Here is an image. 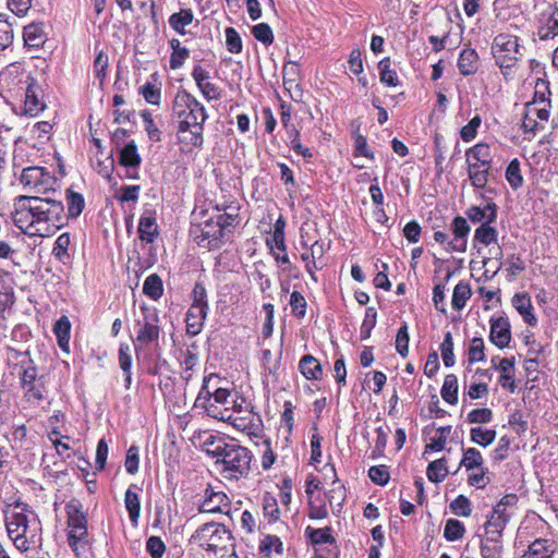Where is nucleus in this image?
Returning <instances> with one entry per match:
<instances>
[{
	"instance_id": "f257e3e1",
	"label": "nucleus",
	"mask_w": 558,
	"mask_h": 558,
	"mask_svg": "<svg viewBox=\"0 0 558 558\" xmlns=\"http://www.w3.org/2000/svg\"><path fill=\"white\" fill-rule=\"evenodd\" d=\"M5 526L10 539L20 551L41 546V522L26 506L15 505L5 513Z\"/></svg>"
},
{
	"instance_id": "f03ea898",
	"label": "nucleus",
	"mask_w": 558,
	"mask_h": 558,
	"mask_svg": "<svg viewBox=\"0 0 558 558\" xmlns=\"http://www.w3.org/2000/svg\"><path fill=\"white\" fill-rule=\"evenodd\" d=\"M213 379H218L215 374H209L204 378L202 389L195 400L196 408H203L206 413L217 420L229 422L236 429L253 434L259 429L260 420L253 412L251 414L232 415L229 408L219 409L216 404L210 402V391L208 384Z\"/></svg>"
},
{
	"instance_id": "7ed1b4c3",
	"label": "nucleus",
	"mask_w": 558,
	"mask_h": 558,
	"mask_svg": "<svg viewBox=\"0 0 558 558\" xmlns=\"http://www.w3.org/2000/svg\"><path fill=\"white\" fill-rule=\"evenodd\" d=\"M134 345L138 353L145 347L157 344L160 335V318L158 310L146 304L140 305L138 312L134 313Z\"/></svg>"
},
{
	"instance_id": "20e7f679",
	"label": "nucleus",
	"mask_w": 558,
	"mask_h": 558,
	"mask_svg": "<svg viewBox=\"0 0 558 558\" xmlns=\"http://www.w3.org/2000/svg\"><path fill=\"white\" fill-rule=\"evenodd\" d=\"M35 236H49L65 222L64 207L61 201L49 196H39Z\"/></svg>"
},
{
	"instance_id": "39448f33",
	"label": "nucleus",
	"mask_w": 558,
	"mask_h": 558,
	"mask_svg": "<svg viewBox=\"0 0 558 558\" xmlns=\"http://www.w3.org/2000/svg\"><path fill=\"white\" fill-rule=\"evenodd\" d=\"M214 457H217V462H221L225 466V472H230V476L238 477L246 474L250 470L252 460L251 452L235 444L218 445L213 450H207Z\"/></svg>"
},
{
	"instance_id": "423d86ee",
	"label": "nucleus",
	"mask_w": 558,
	"mask_h": 558,
	"mask_svg": "<svg viewBox=\"0 0 558 558\" xmlns=\"http://www.w3.org/2000/svg\"><path fill=\"white\" fill-rule=\"evenodd\" d=\"M523 46L519 43V38L508 33L498 34L492 44V53L497 65L507 76L523 56Z\"/></svg>"
},
{
	"instance_id": "0eeeda50",
	"label": "nucleus",
	"mask_w": 558,
	"mask_h": 558,
	"mask_svg": "<svg viewBox=\"0 0 558 558\" xmlns=\"http://www.w3.org/2000/svg\"><path fill=\"white\" fill-rule=\"evenodd\" d=\"M173 113L178 118V125H183V128L201 126L207 119L204 106L185 90L175 95Z\"/></svg>"
},
{
	"instance_id": "6e6552de",
	"label": "nucleus",
	"mask_w": 558,
	"mask_h": 558,
	"mask_svg": "<svg viewBox=\"0 0 558 558\" xmlns=\"http://www.w3.org/2000/svg\"><path fill=\"white\" fill-rule=\"evenodd\" d=\"M192 539L206 551L218 555L226 550L227 544L231 542V534L225 525L211 522L199 527Z\"/></svg>"
},
{
	"instance_id": "1a4fd4ad",
	"label": "nucleus",
	"mask_w": 558,
	"mask_h": 558,
	"mask_svg": "<svg viewBox=\"0 0 558 558\" xmlns=\"http://www.w3.org/2000/svg\"><path fill=\"white\" fill-rule=\"evenodd\" d=\"M39 195H21L14 199V225L24 233L35 236Z\"/></svg>"
},
{
	"instance_id": "9d476101",
	"label": "nucleus",
	"mask_w": 558,
	"mask_h": 558,
	"mask_svg": "<svg viewBox=\"0 0 558 558\" xmlns=\"http://www.w3.org/2000/svg\"><path fill=\"white\" fill-rule=\"evenodd\" d=\"M68 514V542L77 553L88 544L87 519L77 501H71L65 506Z\"/></svg>"
},
{
	"instance_id": "9b49d317",
	"label": "nucleus",
	"mask_w": 558,
	"mask_h": 558,
	"mask_svg": "<svg viewBox=\"0 0 558 558\" xmlns=\"http://www.w3.org/2000/svg\"><path fill=\"white\" fill-rule=\"evenodd\" d=\"M23 372L21 374V385L24 390V398L27 402L38 403L45 398V376L38 374L34 362L22 363Z\"/></svg>"
},
{
	"instance_id": "f8f14e48",
	"label": "nucleus",
	"mask_w": 558,
	"mask_h": 558,
	"mask_svg": "<svg viewBox=\"0 0 558 558\" xmlns=\"http://www.w3.org/2000/svg\"><path fill=\"white\" fill-rule=\"evenodd\" d=\"M21 183L39 196H45L50 191L54 192L56 179L41 167H28L22 172Z\"/></svg>"
},
{
	"instance_id": "ddd939ff",
	"label": "nucleus",
	"mask_w": 558,
	"mask_h": 558,
	"mask_svg": "<svg viewBox=\"0 0 558 558\" xmlns=\"http://www.w3.org/2000/svg\"><path fill=\"white\" fill-rule=\"evenodd\" d=\"M192 233L198 245L209 250L219 247L226 235L214 216L204 223L194 227Z\"/></svg>"
},
{
	"instance_id": "4468645a",
	"label": "nucleus",
	"mask_w": 558,
	"mask_h": 558,
	"mask_svg": "<svg viewBox=\"0 0 558 558\" xmlns=\"http://www.w3.org/2000/svg\"><path fill=\"white\" fill-rule=\"evenodd\" d=\"M548 84L544 80H537L535 84V99L533 102L527 104L531 108V116H535L536 120L543 125L549 118V99L546 95H549Z\"/></svg>"
},
{
	"instance_id": "2eb2a0df",
	"label": "nucleus",
	"mask_w": 558,
	"mask_h": 558,
	"mask_svg": "<svg viewBox=\"0 0 558 558\" xmlns=\"http://www.w3.org/2000/svg\"><path fill=\"white\" fill-rule=\"evenodd\" d=\"M24 110L29 116H37L45 109V102L41 99L40 86L29 76H26Z\"/></svg>"
},
{
	"instance_id": "dca6fc26",
	"label": "nucleus",
	"mask_w": 558,
	"mask_h": 558,
	"mask_svg": "<svg viewBox=\"0 0 558 558\" xmlns=\"http://www.w3.org/2000/svg\"><path fill=\"white\" fill-rule=\"evenodd\" d=\"M470 226L468 225L465 218L461 216L454 217L451 222L453 239L447 243V251L465 252L468 244L466 238L470 233Z\"/></svg>"
},
{
	"instance_id": "f3484780",
	"label": "nucleus",
	"mask_w": 558,
	"mask_h": 558,
	"mask_svg": "<svg viewBox=\"0 0 558 558\" xmlns=\"http://www.w3.org/2000/svg\"><path fill=\"white\" fill-rule=\"evenodd\" d=\"M490 341L499 349L507 348L511 340L510 323L507 317L490 318Z\"/></svg>"
},
{
	"instance_id": "a211bd4d",
	"label": "nucleus",
	"mask_w": 558,
	"mask_h": 558,
	"mask_svg": "<svg viewBox=\"0 0 558 558\" xmlns=\"http://www.w3.org/2000/svg\"><path fill=\"white\" fill-rule=\"evenodd\" d=\"M466 167L492 169L493 154L490 146L486 143H478L465 151Z\"/></svg>"
},
{
	"instance_id": "6ab92c4d",
	"label": "nucleus",
	"mask_w": 558,
	"mask_h": 558,
	"mask_svg": "<svg viewBox=\"0 0 558 558\" xmlns=\"http://www.w3.org/2000/svg\"><path fill=\"white\" fill-rule=\"evenodd\" d=\"M229 498L223 492H215L211 487L206 488L204 500L199 505V512L216 513L229 509Z\"/></svg>"
},
{
	"instance_id": "aec40b11",
	"label": "nucleus",
	"mask_w": 558,
	"mask_h": 558,
	"mask_svg": "<svg viewBox=\"0 0 558 558\" xmlns=\"http://www.w3.org/2000/svg\"><path fill=\"white\" fill-rule=\"evenodd\" d=\"M512 515V511H506V508L495 506L492 515L485 523V532L502 536V531Z\"/></svg>"
},
{
	"instance_id": "412c9836",
	"label": "nucleus",
	"mask_w": 558,
	"mask_h": 558,
	"mask_svg": "<svg viewBox=\"0 0 558 558\" xmlns=\"http://www.w3.org/2000/svg\"><path fill=\"white\" fill-rule=\"evenodd\" d=\"M465 214L473 223L490 225L497 219V205L488 202L484 207L471 206Z\"/></svg>"
},
{
	"instance_id": "4be33fe9",
	"label": "nucleus",
	"mask_w": 558,
	"mask_h": 558,
	"mask_svg": "<svg viewBox=\"0 0 558 558\" xmlns=\"http://www.w3.org/2000/svg\"><path fill=\"white\" fill-rule=\"evenodd\" d=\"M324 474L326 477H329L332 480V483H331L332 487L328 490L326 497L331 507H333V506L340 507L345 499V488L338 481V478L336 476V470L333 466L326 465L324 468Z\"/></svg>"
},
{
	"instance_id": "5701e85b",
	"label": "nucleus",
	"mask_w": 558,
	"mask_h": 558,
	"mask_svg": "<svg viewBox=\"0 0 558 558\" xmlns=\"http://www.w3.org/2000/svg\"><path fill=\"white\" fill-rule=\"evenodd\" d=\"M558 35V9L549 8L539 20L538 36L542 40Z\"/></svg>"
},
{
	"instance_id": "b1692460",
	"label": "nucleus",
	"mask_w": 558,
	"mask_h": 558,
	"mask_svg": "<svg viewBox=\"0 0 558 558\" xmlns=\"http://www.w3.org/2000/svg\"><path fill=\"white\" fill-rule=\"evenodd\" d=\"M207 316V310L204 306L191 305L186 313V332L190 336H197L204 326V320Z\"/></svg>"
},
{
	"instance_id": "393cba45",
	"label": "nucleus",
	"mask_w": 558,
	"mask_h": 558,
	"mask_svg": "<svg viewBox=\"0 0 558 558\" xmlns=\"http://www.w3.org/2000/svg\"><path fill=\"white\" fill-rule=\"evenodd\" d=\"M140 239L146 243H153L158 235V226L156 222L155 214L147 210L145 211L138 222Z\"/></svg>"
},
{
	"instance_id": "a878e982",
	"label": "nucleus",
	"mask_w": 558,
	"mask_h": 558,
	"mask_svg": "<svg viewBox=\"0 0 558 558\" xmlns=\"http://www.w3.org/2000/svg\"><path fill=\"white\" fill-rule=\"evenodd\" d=\"M514 357H504L499 360L496 369L499 371V384L502 388L509 389L511 392L517 388L514 383Z\"/></svg>"
},
{
	"instance_id": "bb28decb",
	"label": "nucleus",
	"mask_w": 558,
	"mask_h": 558,
	"mask_svg": "<svg viewBox=\"0 0 558 558\" xmlns=\"http://www.w3.org/2000/svg\"><path fill=\"white\" fill-rule=\"evenodd\" d=\"M178 137L180 143L186 149L199 147L203 144V125H194L191 128H183V125H178Z\"/></svg>"
},
{
	"instance_id": "cd10ccee",
	"label": "nucleus",
	"mask_w": 558,
	"mask_h": 558,
	"mask_svg": "<svg viewBox=\"0 0 558 558\" xmlns=\"http://www.w3.org/2000/svg\"><path fill=\"white\" fill-rule=\"evenodd\" d=\"M482 558H502L501 536L485 532L481 541Z\"/></svg>"
},
{
	"instance_id": "c85d7f7f",
	"label": "nucleus",
	"mask_w": 558,
	"mask_h": 558,
	"mask_svg": "<svg viewBox=\"0 0 558 558\" xmlns=\"http://www.w3.org/2000/svg\"><path fill=\"white\" fill-rule=\"evenodd\" d=\"M194 21V13L192 9H181L179 12H174L169 16L170 27L179 35L187 34L186 27Z\"/></svg>"
},
{
	"instance_id": "c756f323",
	"label": "nucleus",
	"mask_w": 558,
	"mask_h": 558,
	"mask_svg": "<svg viewBox=\"0 0 558 558\" xmlns=\"http://www.w3.org/2000/svg\"><path fill=\"white\" fill-rule=\"evenodd\" d=\"M299 369L306 379L317 380L323 377V367L317 359L313 355H304L300 363Z\"/></svg>"
},
{
	"instance_id": "7c9ffc66",
	"label": "nucleus",
	"mask_w": 558,
	"mask_h": 558,
	"mask_svg": "<svg viewBox=\"0 0 558 558\" xmlns=\"http://www.w3.org/2000/svg\"><path fill=\"white\" fill-rule=\"evenodd\" d=\"M514 308L522 315L525 323L534 325L536 317L532 313V303L527 293H517L512 299Z\"/></svg>"
},
{
	"instance_id": "2f4dec72",
	"label": "nucleus",
	"mask_w": 558,
	"mask_h": 558,
	"mask_svg": "<svg viewBox=\"0 0 558 558\" xmlns=\"http://www.w3.org/2000/svg\"><path fill=\"white\" fill-rule=\"evenodd\" d=\"M23 77V72L15 64H10L0 73V86L14 90L19 87Z\"/></svg>"
},
{
	"instance_id": "473e14b6",
	"label": "nucleus",
	"mask_w": 558,
	"mask_h": 558,
	"mask_svg": "<svg viewBox=\"0 0 558 558\" xmlns=\"http://www.w3.org/2000/svg\"><path fill=\"white\" fill-rule=\"evenodd\" d=\"M478 56L474 49H463L459 56L458 68L462 75L475 73L477 69Z\"/></svg>"
},
{
	"instance_id": "72a5a7b5",
	"label": "nucleus",
	"mask_w": 558,
	"mask_h": 558,
	"mask_svg": "<svg viewBox=\"0 0 558 558\" xmlns=\"http://www.w3.org/2000/svg\"><path fill=\"white\" fill-rule=\"evenodd\" d=\"M169 45L172 50L169 60L170 68L172 70H178L184 64L185 60L190 57V50L185 47H182L178 38H172L169 41Z\"/></svg>"
},
{
	"instance_id": "f704fd0d",
	"label": "nucleus",
	"mask_w": 558,
	"mask_h": 558,
	"mask_svg": "<svg viewBox=\"0 0 558 558\" xmlns=\"http://www.w3.org/2000/svg\"><path fill=\"white\" fill-rule=\"evenodd\" d=\"M23 37L27 46L39 47L44 44L46 38L44 26L35 23L25 26Z\"/></svg>"
},
{
	"instance_id": "c9c22d12",
	"label": "nucleus",
	"mask_w": 558,
	"mask_h": 558,
	"mask_svg": "<svg viewBox=\"0 0 558 558\" xmlns=\"http://www.w3.org/2000/svg\"><path fill=\"white\" fill-rule=\"evenodd\" d=\"M71 323L66 316H61L53 326V332L61 349L68 350Z\"/></svg>"
},
{
	"instance_id": "e433bc0d",
	"label": "nucleus",
	"mask_w": 558,
	"mask_h": 558,
	"mask_svg": "<svg viewBox=\"0 0 558 558\" xmlns=\"http://www.w3.org/2000/svg\"><path fill=\"white\" fill-rule=\"evenodd\" d=\"M143 292L151 300L157 301L163 293L162 280L157 274L149 275L143 284Z\"/></svg>"
},
{
	"instance_id": "4c0bfd02",
	"label": "nucleus",
	"mask_w": 558,
	"mask_h": 558,
	"mask_svg": "<svg viewBox=\"0 0 558 558\" xmlns=\"http://www.w3.org/2000/svg\"><path fill=\"white\" fill-rule=\"evenodd\" d=\"M440 393L442 399L449 404L458 402V378L454 374H449L445 377Z\"/></svg>"
},
{
	"instance_id": "58836bf2",
	"label": "nucleus",
	"mask_w": 558,
	"mask_h": 558,
	"mask_svg": "<svg viewBox=\"0 0 558 558\" xmlns=\"http://www.w3.org/2000/svg\"><path fill=\"white\" fill-rule=\"evenodd\" d=\"M226 209H228V211L225 210L223 213H220V209L217 208V214L214 216L225 233L230 227L239 223L238 207L229 206Z\"/></svg>"
},
{
	"instance_id": "ea45409f",
	"label": "nucleus",
	"mask_w": 558,
	"mask_h": 558,
	"mask_svg": "<svg viewBox=\"0 0 558 558\" xmlns=\"http://www.w3.org/2000/svg\"><path fill=\"white\" fill-rule=\"evenodd\" d=\"M471 298V288L468 282L460 281L453 289L451 305L454 310H462Z\"/></svg>"
},
{
	"instance_id": "a19ab883",
	"label": "nucleus",
	"mask_w": 558,
	"mask_h": 558,
	"mask_svg": "<svg viewBox=\"0 0 558 558\" xmlns=\"http://www.w3.org/2000/svg\"><path fill=\"white\" fill-rule=\"evenodd\" d=\"M120 163L124 167H137L141 163V157L134 141L126 144L120 151Z\"/></svg>"
},
{
	"instance_id": "79ce46f5",
	"label": "nucleus",
	"mask_w": 558,
	"mask_h": 558,
	"mask_svg": "<svg viewBox=\"0 0 558 558\" xmlns=\"http://www.w3.org/2000/svg\"><path fill=\"white\" fill-rule=\"evenodd\" d=\"M124 504H125V508L129 512L131 522L134 525H136L138 518H140V513H141V502H140L138 495L135 492H133L131 488H129L125 492Z\"/></svg>"
},
{
	"instance_id": "37998d69",
	"label": "nucleus",
	"mask_w": 558,
	"mask_h": 558,
	"mask_svg": "<svg viewBox=\"0 0 558 558\" xmlns=\"http://www.w3.org/2000/svg\"><path fill=\"white\" fill-rule=\"evenodd\" d=\"M505 177L513 190H518L523 185L524 180L521 173V165L517 158L512 159L508 165Z\"/></svg>"
},
{
	"instance_id": "c03bdc74",
	"label": "nucleus",
	"mask_w": 558,
	"mask_h": 558,
	"mask_svg": "<svg viewBox=\"0 0 558 558\" xmlns=\"http://www.w3.org/2000/svg\"><path fill=\"white\" fill-rule=\"evenodd\" d=\"M468 177L473 187L483 190L488 183L490 169L477 167H466Z\"/></svg>"
},
{
	"instance_id": "a18cd8bd",
	"label": "nucleus",
	"mask_w": 558,
	"mask_h": 558,
	"mask_svg": "<svg viewBox=\"0 0 558 558\" xmlns=\"http://www.w3.org/2000/svg\"><path fill=\"white\" fill-rule=\"evenodd\" d=\"M551 554L553 550L549 548L546 539H536L520 558H551Z\"/></svg>"
},
{
	"instance_id": "49530a36",
	"label": "nucleus",
	"mask_w": 558,
	"mask_h": 558,
	"mask_svg": "<svg viewBox=\"0 0 558 558\" xmlns=\"http://www.w3.org/2000/svg\"><path fill=\"white\" fill-rule=\"evenodd\" d=\"M390 64H391L390 58H384L378 63L379 78H380V82L386 84L387 86L396 87L399 85V80H398L397 73L390 69Z\"/></svg>"
},
{
	"instance_id": "de8ad7c7",
	"label": "nucleus",
	"mask_w": 558,
	"mask_h": 558,
	"mask_svg": "<svg viewBox=\"0 0 558 558\" xmlns=\"http://www.w3.org/2000/svg\"><path fill=\"white\" fill-rule=\"evenodd\" d=\"M426 474L430 482H434V483L442 482L448 474V470L446 466V460L438 459L436 461L430 462L427 466Z\"/></svg>"
},
{
	"instance_id": "09e8293b",
	"label": "nucleus",
	"mask_w": 558,
	"mask_h": 558,
	"mask_svg": "<svg viewBox=\"0 0 558 558\" xmlns=\"http://www.w3.org/2000/svg\"><path fill=\"white\" fill-rule=\"evenodd\" d=\"M498 232L490 225H481L474 233V241L488 246L497 241Z\"/></svg>"
},
{
	"instance_id": "8fccbe9b",
	"label": "nucleus",
	"mask_w": 558,
	"mask_h": 558,
	"mask_svg": "<svg viewBox=\"0 0 558 558\" xmlns=\"http://www.w3.org/2000/svg\"><path fill=\"white\" fill-rule=\"evenodd\" d=\"M484 459L481 452L475 448H469L463 451V458L460 462V466H464L466 470L481 469L483 466Z\"/></svg>"
},
{
	"instance_id": "3c124183",
	"label": "nucleus",
	"mask_w": 558,
	"mask_h": 558,
	"mask_svg": "<svg viewBox=\"0 0 558 558\" xmlns=\"http://www.w3.org/2000/svg\"><path fill=\"white\" fill-rule=\"evenodd\" d=\"M453 338L450 331H447L444 336V340L440 344V353L441 359L447 367H451L456 363V357L453 353Z\"/></svg>"
},
{
	"instance_id": "603ef678",
	"label": "nucleus",
	"mask_w": 558,
	"mask_h": 558,
	"mask_svg": "<svg viewBox=\"0 0 558 558\" xmlns=\"http://www.w3.org/2000/svg\"><path fill=\"white\" fill-rule=\"evenodd\" d=\"M66 203H68V215L72 218H76L83 211L85 202L80 193L73 192L72 190L66 191Z\"/></svg>"
},
{
	"instance_id": "864d4df0",
	"label": "nucleus",
	"mask_w": 558,
	"mask_h": 558,
	"mask_svg": "<svg viewBox=\"0 0 558 558\" xmlns=\"http://www.w3.org/2000/svg\"><path fill=\"white\" fill-rule=\"evenodd\" d=\"M263 511H264V517L266 519H268L269 522H277L279 520L280 509L278 506V501L274 496H271L269 494L264 495Z\"/></svg>"
},
{
	"instance_id": "5fc2aeb1",
	"label": "nucleus",
	"mask_w": 558,
	"mask_h": 558,
	"mask_svg": "<svg viewBox=\"0 0 558 558\" xmlns=\"http://www.w3.org/2000/svg\"><path fill=\"white\" fill-rule=\"evenodd\" d=\"M471 440L480 446L487 447L496 438L494 429H483L481 427H473L470 430Z\"/></svg>"
},
{
	"instance_id": "6e6d98bb",
	"label": "nucleus",
	"mask_w": 558,
	"mask_h": 558,
	"mask_svg": "<svg viewBox=\"0 0 558 558\" xmlns=\"http://www.w3.org/2000/svg\"><path fill=\"white\" fill-rule=\"evenodd\" d=\"M465 532L464 525L457 519H449L445 524L444 536L446 539L453 542L463 537Z\"/></svg>"
},
{
	"instance_id": "4d7b16f0",
	"label": "nucleus",
	"mask_w": 558,
	"mask_h": 558,
	"mask_svg": "<svg viewBox=\"0 0 558 558\" xmlns=\"http://www.w3.org/2000/svg\"><path fill=\"white\" fill-rule=\"evenodd\" d=\"M468 354L470 363L485 361L486 355L484 340L477 337L473 338L470 342Z\"/></svg>"
},
{
	"instance_id": "13d9d810",
	"label": "nucleus",
	"mask_w": 558,
	"mask_h": 558,
	"mask_svg": "<svg viewBox=\"0 0 558 558\" xmlns=\"http://www.w3.org/2000/svg\"><path fill=\"white\" fill-rule=\"evenodd\" d=\"M289 304L294 316L298 318L305 317L307 303L305 298L299 291H293L291 293Z\"/></svg>"
},
{
	"instance_id": "bf43d9fd",
	"label": "nucleus",
	"mask_w": 558,
	"mask_h": 558,
	"mask_svg": "<svg viewBox=\"0 0 558 558\" xmlns=\"http://www.w3.org/2000/svg\"><path fill=\"white\" fill-rule=\"evenodd\" d=\"M305 533L314 544H327L335 541L329 527L312 529L308 526Z\"/></svg>"
},
{
	"instance_id": "052dcab7",
	"label": "nucleus",
	"mask_w": 558,
	"mask_h": 558,
	"mask_svg": "<svg viewBox=\"0 0 558 558\" xmlns=\"http://www.w3.org/2000/svg\"><path fill=\"white\" fill-rule=\"evenodd\" d=\"M409 340L408 324L403 323L396 336V350L403 357L409 354Z\"/></svg>"
},
{
	"instance_id": "680f3d73",
	"label": "nucleus",
	"mask_w": 558,
	"mask_h": 558,
	"mask_svg": "<svg viewBox=\"0 0 558 558\" xmlns=\"http://www.w3.org/2000/svg\"><path fill=\"white\" fill-rule=\"evenodd\" d=\"M300 76L299 64L294 61H289L283 65L282 77L283 85L287 86V83H291V87H298V80Z\"/></svg>"
},
{
	"instance_id": "e2e57ef3",
	"label": "nucleus",
	"mask_w": 558,
	"mask_h": 558,
	"mask_svg": "<svg viewBox=\"0 0 558 558\" xmlns=\"http://www.w3.org/2000/svg\"><path fill=\"white\" fill-rule=\"evenodd\" d=\"M253 36L266 46L274 41V34L270 26L266 23H259L252 27Z\"/></svg>"
},
{
	"instance_id": "0e129e2a",
	"label": "nucleus",
	"mask_w": 558,
	"mask_h": 558,
	"mask_svg": "<svg viewBox=\"0 0 558 558\" xmlns=\"http://www.w3.org/2000/svg\"><path fill=\"white\" fill-rule=\"evenodd\" d=\"M450 508L454 514L460 517H470L472 513L471 502L463 495H459L454 500H452Z\"/></svg>"
},
{
	"instance_id": "69168bd1",
	"label": "nucleus",
	"mask_w": 558,
	"mask_h": 558,
	"mask_svg": "<svg viewBox=\"0 0 558 558\" xmlns=\"http://www.w3.org/2000/svg\"><path fill=\"white\" fill-rule=\"evenodd\" d=\"M493 420V412L490 409L481 408L472 410L466 417L470 424H486Z\"/></svg>"
},
{
	"instance_id": "338daca9",
	"label": "nucleus",
	"mask_w": 558,
	"mask_h": 558,
	"mask_svg": "<svg viewBox=\"0 0 558 558\" xmlns=\"http://www.w3.org/2000/svg\"><path fill=\"white\" fill-rule=\"evenodd\" d=\"M229 403H231L229 410L232 415L251 414V412H253L251 403L238 393L234 395V398H232Z\"/></svg>"
},
{
	"instance_id": "774afa93",
	"label": "nucleus",
	"mask_w": 558,
	"mask_h": 558,
	"mask_svg": "<svg viewBox=\"0 0 558 558\" xmlns=\"http://www.w3.org/2000/svg\"><path fill=\"white\" fill-rule=\"evenodd\" d=\"M482 123V119L480 116L473 117L468 124H465L461 131L460 136L464 142H471L475 138L477 134V129Z\"/></svg>"
}]
</instances>
